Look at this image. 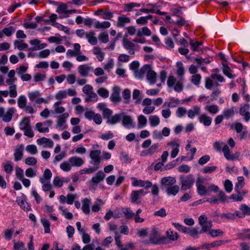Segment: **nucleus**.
Returning <instances> with one entry per match:
<instances>
[{
    "label": "nucleus",
    "mask_w": 250,
    "mask_h": 250,
    "mask_svg": "<svg viewBox=\"0 0 250 250\" xmlns=\"http://www.w3.org/2000/svg\"><path fill=\"white\" fill-rule=\"evenodd\" d=\"M180 185L182 190H187L191 188L194 184L195 179L192 174H188L187 176H181L179 178Z\"/></svg>",
    "instance_id": "1"
},
{
    "label": "nucleus",
    "mask_w": 250,
    "mask_h": 250,
    "mask_svg": "<svg viewBox=\"0 0 250 250\" xmlns=\"http://www.w3.org/2000/svg\"><path fill=\"white\" fill-rule=\"evenodd\" d=\"M122 120V125L127 129L134 128L135 126L133 122V120L131 116L127 115L125 112H123Z\"/></svg>",
    "instance_id": "2"
},
{
    "label": "nucleus",
    "mask_w": 250,
    "mask_h": 250,
    "mask_svg": "<svg viewBox=\"0 0 250 250\" xmlns=\"http://www.w3.org/2000/svg\"><path fill=\"white\" fill-rule=\"evenodd\" d=\"M250 105L249 104H244L239 109L240 114L243 117L244 120L248 122L250 119Z\"/></svg>",
    "instance_id": "3"
},
{
    "label": "nucleus",
    "mask_w": 250,
    "mask_h": 250,
    "mask_svg": "<svg viewBox=\"0 0 250 250\" xmlns=\"http://www.w3.org/2000/svg\"><path fill=\"white\" fill-rule=\"evenodd\" d=\"M110 100L114 103H119L121 101L122 98L120 96V88L119 87L115 86L113 87Z\"/></svg>",
    "instance_id": "4"
},
{
    "label": "nucleus",
    "mask_w": 250,
    "mask_h": 250,
    "mask_svg": "<svg viewBox=\"0 0 250 250\" xmlns=\"http://www.w3.org/2000/svg\"><path fill=\"white\" fill-rule=\"evenodd\" d=\"M240 209L242 211H236V213L239 218H243L245 215H250V208L246 204H242L240 206Z\"/></svg>",
    "instance_id": "5"
},
{
    "label": "nucleus",
    "mask_w": 250,
    "mask_h": 250,
    "mask_svg": "<svg viewBox=\"0 0 250 250\" xmlns=\"http://www.w3.org/2000/svg\"><path fill=\"white\" fill-rule=\"evenodd\" d=\"M92 70L93 68L87 64L81 65L78 68V72L83 77L87 76Z\"/></svg>",
    "instance_id": "6"
},
{
    "label": "nucleus",
    "mask_w": 250,
    "mask_h": 250,
    "mask_svg": "<svg viewBox=\"0 0 250 250\" xmlns=\"http://www.w3.org/2000/svg\"><path fill=\"white\" fill-rule=\"evenodd\" d=\"M23 149L24 147L23 145L17 146L14 153V160L15 161L17 162L22 159L23 155Z\"/></svg>",
    "instance_id": "7"
},
{
    "label": "nucleus",
    "mask_w": 250,
    "mask_h": 250,
    "mask_svg": "<svg viewBox=\"0 0 250 250\" xmlns=\"http://www.w3.org/2000/svg\"><path fill=\"white\" fill-rule=\"evenodd\" d=\"M159 237V234L158 229L155 228H153L149 234L150 243L153 244H158L159 242L158 241Z\"/></svg>",
    "instance_id": "8"
},
{
    "label": "nucleus",
    "mask_w": 250,
    "mask_h": 250,
    "mask_svg": "<svg viewBox=\"0 0 250 250\" xmlns=\"http://www.w3.org/2000/svg\"><path fill=\"white\" fill-rule=\"evenodd\" d=\"M150 65L149 64H145L140 70H136L134 73L135 77L139 79H142L144 74L147 73Z\"/></svg>",
    "instance_id": "9"
},
{
    "label": "nucleus",
    "mask_w": 250,
    "mask_h": 250,
    "mask_svg": "<svg viewBox=\"0 0 250 250\" xmlns=\"http://www.w3.org/2000/svg\"><path fill=\"white\" fill-rule=\"evenodd\" d=\"M68 161L72 167H79L82 166L84 163V161L82 158L77 156H73L69 158Z\"/></svg>",
    "instance_id": "10"
},
{
    "label": "nucleus",
    "mask_w": 250,
    "mask_h": 250,
    "mask_svg": "<svg viewBox=\"0 0 250 250\" xmlns=\"http://www.w3.org/2000/svg\"><path fill=\"white\" fill-rule=\"evenodd\" d=\"M229 242L228 240L215 241L209 244L203 245L201 247L203 249H209L211 248L217 247L226 243Z\"/></svg>",
    "instance_id": "11"
},
{
    "label": "nucleus",
    "mask_w": 250,
    "mask_h": 250,
    "mask_svg": "<svg viewBox=\"0 0 250 250\" xmlns=\"http://www.w3.org/2000/svg\"><path fill=\"white\" fill-rule=\"evenodd\" d=\"M146 78L151 84H154L156 82V73L152 70L151 65L146 73Z\"/></svg>",
    "instance_id": "12"
},
{
    "label": "nucleus",
    "mask_w": 250,
    "mask_h": 250,
    "mask_svg": "<svg viewBox=\"0 0 250 250\" xmlns=\"http://www.w3.org/2000/svg\"><path fill=\"white\" fill-rule=\"evenodd\" d=\"M52 175V174L50 170L49 169H46L44 171L43 176L40 178V182L42 184L50 183Z\"/></svg>",
    "instance_id": "13"
},
{
    "label": "nucleus",
    "mask_w": 250,
    "mask_h": 250,
    "mask_svg": "<svg viewBox=\"0 0 250 250\" xmlns=\"http://www.w3.org/2000/svg\"><path fill=\"white\" fill-rule=\"evenodd\" d=\"M105 177V173L102 170H100L96 173L95 176L92 177L91 182L97 184L103 181Z\"/></svg>",
    "instance_id": "14"
},
{
    "label": "nucleus",
    "mask_w": 250,
    "mask_h": 250,
    "mask_svg": "<svg viewBox=\"0 0 250 250\" xmlns=\"http://www.w3.org/2000/svg\"><path fill=\"white\" fill-rule=\"evenodd\" d=\"M16 111V110L14 107L9 108L5 114H4L2 117V120L4 122H9L12 119L14 113Z\"/></svg>",
    "instance_id": "15"
},
{
    "label": "nucleus",
    "mask_w": 250,
    "mask_h": 250,
    "mask_svg": "<svg viewBox=\"0 0 250 250\" xmlns=\"http://www.w3.org/2000/svg\"><path fill=\"white\" fill-rule=\"evenodd\" d=\"M225 157L229 160L234 161L237 160L234 154H231L230 152L229 146L225 145L222 149Z\"/></svg>",
    "instance_id": "16"
},
{
    "label": "nucleus",
    "mask_w": 250,
    "mask_h": 250,
    "mask_svg": "<svg viewBox=\"0 0 250 250\" xmlns=\"http://www.w3.org/2000/svg\"><path fill=\"white\" fill-rule=\"evenodd\" d=\"M200 123L203 124L205 126H209L212 122V119L210 117L203 114L199 117Z\"/></svg>",
    "instance_id": "17"
},
{
    "label": "nucleus",
    "mask_w": 250,
    "mask_h": 250,
    "mask_svg": "<svg viewBox=\"0 0 250 250\" xmlns=\"http://www.w3.org/2000/svg\"><path fill=\"white\" fill-rule=\"evenodd\" d=\"M91 200L88 198H84L82 201V209L85 214H88L90 212V205Z\"/></svg>",
    "instance_id": "18"
},
{
    "label": "nucleus",
    "mask_w": 250,
    "mask_h": 250,
    "mask_svg": "<svg viewBox=\"0 0 250 250\" xmlns=\"http://www.w3.org/2000/svg\"><path fill=\"white\" fill-rule=\"evenodd\" d=\"M123 112L116 114L111 117L107 124L109 125H115L119 122L123 118Z\"/></svg>",
    "instance_id": "19"
},
{
    "label": "nucleus",
    "mask_w": 250,
    "mask_h": 250,
    "mask_svg": "<svg viewBox=\"0 0 250 250\" xmlns=\"http://www.w3.org/2000/svg\"><path fill=\"white\" fill-rule=\"evenodd\" d=\"M236 112V107L235 106H232L229 109H225L223 112V115L226 119H229L232 117Z\"/></svg>",
    "instance_id": "20"
},
{
    "label": "nucleus",
    "mask_w": 250,
    "mask_h": 250,
    "mask_svg": "<svg viewBox=\"0 0 250 250\" xmlns=\"http://www.w3.org/2000/svg\"><path fill=\"white\" fill-rule=\"evenodd\" d=\"M180 190V188L177 185H174L168 186L167 187L166 189V192L169 196L170 195H176L178 193Z\"/></svg>",
    "instance_id": "21"
},
{
    "label": "nucleus",
    "mask_w": 250,
    "mask_h": 250,
    "mask_svg": "<svg viewBox=\"0 0 250 250\" xmlns=\"http://www.w3.org/2000/svg\"><path fill=\"white\" fill-rule=\"evenodd\" d=\"M176 180L174 178L171 177H166L163 178L161 180V183L163 185L171 186L175 184Z\"/></svg>",
    "instance_id": "22"
},
{
    "label": "nucleus",
    "mask_w": 250,
    "mask_h": 250,
    "mask_svg": "<svg viewBox=\"0 0 250 250\" xmlns=\"http://www.w3.org/2000/svg\"><path fill=\"white\" fill-rule=\"evenodd\" d=\"M17 202L20 207L24 210H29L30 209V206L28 205L27 202L23 198H17Z\"/></svg>",
    "instance_id": "23"
},
{
    "label": "nucleus",
    "mask_w": 250,
    "mask_h": 250,
    "mask_svg": "<svg viewBox=\"0 0 250 250\" xmlns=\"http://www.w3.org/2000/svg\"><path fill=\"white\" fill-rule=\"evenodd\" d=\"M188 229L186 233L188 234L191 237L193 238H198L199 237L198 235L199 234H202L201 231L198 230L199 228L197 227H195L191 229L188 228Z\"/></svg>",
    "instance_id": "24"
},
{
    "label": "nucleus",
    "mask_w": 250,
    "mask_h": 250,
    "mask_svg": "<svg viewBox=\"0 0 250 250\" xmlns=\"http://www.w3.org/2000/svg\"><path fill=\"white\" fill-rule=\"evenodd\" d=\"M95 33L91 31L86 33V38L88 39V42L92 45H94L97 43V39L94 37Z\"/></svg>",
    "instance_id": "25"
},
{
    "label": "nucleus",
    "mask_w": 250,
    "mask_h": 250,
    "mask_svg": "<svg viewBox=\"0 0 250 250\" xmlns=\"http://www.w3.org/2000/svg\"><path fill=\"white\" fill-rule=\"evenodd\" d=\"M200 111V107L195 105L193 107L192 109H190L188 111V117L192 119L194 117L195 115H199Z\"/></svg>",
    "instance_id": "26"
},
{
    "label": "nucleus",
    "mask_w": 250,
    "mask_h": 250,
    "mask_svg": "<svg viewBox=\"0 0 250 250\" xmlns=\"http://www.w3.org/2000/svg\"><path fill=\"white\" fill-rule=\"evenodd\" d=\"M130 21L129 18L120 16L118 18L117 25L119 27H123L125 26V23H129Z\"/></svg>",
    "instance_id": "27"
},
{
    "label": "nucleus",
    "mask_w": 250,
    "mask_h": 250,
    "mask_svg": "<svg viewBox=\"0 0 250 250\" xmlns=\"http://www.w3.org/2000/svg\"><path fill=\"white\" fill-rule=\"evenodd\" d=\"M37 142L39 145H42L43 144H47V146L49 147H52L53 146V142L50 139L45 137L38 139L37 140Z\"/></svg>",
    "instance_id": "28"
},
{
    "label": "nucleus",
    "mask_w": 250,
    "mask_h": 250,
    "mask_svg": "<svg viewBox=\"0 0 250 250\" xmlns=\"http://www.w3.org/2000/svg\"><path fill=\"white\" fill-rule=\"evenodd\" d=\"M196 187L197 192L199 195L204 196L208 194V187H205L204 185Z\"/></svg>",
    "instance_id": "29"
},
{
    "label": "nucleus",
    "mask_w": 250,
    "mask_h": 250,
    "mask_svg": "<svg viewBox=\"0 0 250 250\" xmlns=\"http://www.w3.org/2000/svg\"><path fill=\"white\" fill-rule=\"evenodd\" d=\"M151 34V32L147 27L140 28L137 31L138 37H142L143 35L149 36Z\"/></svg>",
    "instance_id": "30"
},
{
    "label": "nucleus",
    "mask_w": 250,
    "mask_h": 250,
    "mask_svg": "<svg viewBox=\"0 0 250 250\" xmlns=\"http://www.w3.org/2000/svg\"><path fill=\"white\" fill-rule=\"evenodd\" d=\"M140 196L133 190L130 194L131 202L132 203L140 204L141 201L140 200Z\"/></svg>",
    "instance_id": "31"
},
{
    "label": "nucleus",
    "mask_w": 250,
    "mask_h": 250,
    "mask_svg": "<svg viewBox=\"0 0 250 250\" xmlns=\"http://www.w3.org/2000/svg\"><path fill=\"white\" fill-rule=\"evenodd\" d=\"M244 178L243 176H239L237 178V182L236 183L234 190H238L242 189L245 186Z\"/></svg>",
    "instance_id": "32"
},
{
    "label": "nucleus",
    "mask_w": 250,
    "mask_h": 250,
    "mask_svg": "<svg viewBox=\"0 0 250 250\" xmlns=\"http://www.w3.org/2000/svg\"><path fill=\"white\" fill-rule=\"evenodd\" d=\"M138 128H142L144 127L147 124V119L146 118L142 115H141L138 117Z\"/></svg>",
    "instance_id": "33"
},
{
    "label": "nucleus",
    "mask_w": 250,
    "mask_h": 250,
    "mask_svg": "<svg viewBox=\"0 0 250 250\" xmlns=\"http://www.w3.org/2000/svg\"><path fill=\"white\" fill-rule=\"evenodd\" d=\"M149 121L151 126H156L160 124V119L156 115L150 116L149 117Z\"/></svg>",
    "instance_id": "34"
},
{
    "label": "nucleus",
    "mask_w": 250,
    "mask_h": 250,
    "mask_svg": "<svg viewBox=\"0 0 250 250\" xmlns=\"http://www.w3.org/2000/svg\"><path fill=\"white\" fill-rule=\"evenodd\" d=\"M202 227V229L200 230L202 233L209 231L212 226V222L211 220L209 221L208 223H204L200 225Z\"/></svg>",
    "instance_id": "35"
},
{
    "label": "nucleus",
    "mask_w": 250,
    "mask_h": 250,
    "mask_svg": "<svg viewBox=\"0 0 250 250\" xmlns=\"http://www.w3.org/2000/svg\"><path fill=\"white\" fill-rule=\"evenodd\" d=\"M237 235L240 239L244 240L246 238H248L250 240V229H243L242 232L238 233Z\"/></svg>",
    "instance_id": "36"
},
{
    "label": "nucleus",
    "mask_w": 250,
    "mask_h": 250,
    "mask_svg": "<svg viewBox=\"0 0 250 250\" xmlns=\"http://www.w3.org/2000/svg\"><path fill=\"white\" fill-rule=\"evenodd\" d=\"M111 25L110 22L104 21L102 22L97 21L95 23V27L97 29L107 28Z\"/></svg>",
    "instance_id": "37"
},
{
    "label": "nucleus",
    "mask_w": 250,
    "mask_h": 250,
    "mask_svg": "<svg viewBox=\"0 0 250 250\" xmlns=\"http://www.w3.org/2000/svg\"><path fill=\"white\" fill-rule=\"evenodd\" d=\"M123 45L124 47L126 50L134 48L135 47V44L133 43V41H129L126 39H123Z\"/></svg>",
    "instance_id": "38"
},
{
    "label": "nucleus",
    "mask_w": 250,
    "mask_h": 250,
    "mask_svg": "<svg viewBox=\"0 0 250 250\" xmlns=\"http://www.w3.org/2000/svg\"><path fill=\"white\" fill-rule=\"evenodd\" d=\"M122 211L127 219H131L134 216V213L130 208H123Z\"/></svg>",
    "instance_id": "39"
},
{
    "label": "nucleus",
    "mask_w": 250,
    "mask_h": 250,
    "mask_svg": "<svg viewBox=\"0 0 250 250\" xmlns=\"http://www.w3.org/2000/svg\"><path fill=\"white\" fill-rule=\"evenodd\" d=\"M14 46L15 48H17L19 50H22L28 49V45L25 43H22L21 42L15 41L14 42Z\"/></svg>",
    "instance_id": "40"
},
{
    "label": "nucleus",
    "mask_w": 250,
    "mask_h": 250,
    "mask_svg": "<svg viewBox=\"0 0 250 250\" xmlns=\"http://www.w3.org/2000/svg\"><path fill=\"white\" fill-rule=\"evenodd\" d=\"M26 102V98L25 96L24 95L20 96L18 99V106L21 108H23L24 107H25Z\"/></svg>",
    "instance_id": "41"
},
{
    "label": "nucleus",
    "mask_w": 250,
    "mask_h": 250,
    "mask_svg": "<svg viewBox=\"0 0 250 250\" xmlns=\"http://www.w3.org/2000/svg\"><path fill=\"white\" fill-rule=\"evenodd\" d=\"M30 120L28 117H24L20 123V129L22 130L30 126L29 124Z\"/></svg>",
    "instance_id": "42"
},
{
    "label": "nucleus",
    "mask_w": 250,
    "mask_h": 250,
    "mask_svg": "<svg viewBox=\"0 0 250 250\" xmlns=\"http://www.w3.org/2000/svg\"><path fill=\"white\" fill-rule=\"evenodd\" d=\"M167 238L171 241H175L178 238V235L177 232L169 229L167 231Z\"/></svg>",
    "instance_id": "43"
},
{
    "label": "nucleus",
    "mask_w": 250,
    "mask_h": 250,
    "mask_svg": "<svg viewBox=\"0 0 250 250\" xmlns=\"http://www.w3.org/2000/svg\"><path fill=\"white\" fill-rule=\"evenodd\" d=\"M16 30L15 27L12 26H10L8 27L4 28L2 30L3 33L7 37L11 36Z\"/></svg>",
    "instance_id": "44"
},
{
    "label": "nucleus",
    "mask_w": 250,
    "mask_h": 250,
    "mask_svg": "<svg viewBox=\"0 0 250 250\" xmlns=\"http://www.w3.org/2000/svg\"><path fill=\"white\" fill-rule=\"evenodd\" d=\"M41 223H42V225L44 227L45 233H49L50 231V222L46 219L42 218V219H41Z\"/></svg>",
    "instance_id": "45"
},
{
    "label": "nucleus",
    "mask_w": 250,
    "mask_h": 250,
    "mask_svg": "<svg viewBox=\"0 0 250 250\" xmlns=\"http://www.w3.org/2000/svg\"><path fill=\"white\" fill-rule=\"evenodd\" d=\"M223 231L220 229H211L208 231V234L212 237L222 236L223 234Z\"/></svg>",
    "instance_id": "46"
},
{
    "label": "nucleus",
    "mask_w": 250,
    "mask_h": 250,
    "mask_svg": "<svg viewBox=\"0 0 250 250\" xmlns=\"http://www.w3.org/2000/svg\"><path fill=\"white\" fill-rule=\"evenodd\" d=\"M205 109L208 110L209 113L212 114H216L219 111V107L217 105L212 104L211 105H207L206 106Z\"/></svg>",
    "instance_id": "47"
},
{
    "label": "nucleus",
    "mask_w": 250,
    "mask_h": 250,
    "mask_svg": "<svg viewBox=\"0 0 250 250\" xmlns=\"http://www.w3.org/2000/svg\"><path fill=\"white\" fill-rule=\"evenodd\" d=\"M184 80L183 77L180 78L179 81H178L176 83L174 87V90L177 92H181L183 89V85L182 83V81Z\"/></svg>",
    "instance_id": "48"
},
{
    "label": "nucleus",
    "mask_w": 250,
    "mask_h": 250,
    "mask_svg": "<svg viewBox=\"0 0 250 250\" xmlns=\"http://www.w3.org/2000/svg\"><path fill=\"white\" fill-rule=\"evenodd\" d=\"M26 150L31 154L34 155L38 152L36 146L34 145H29L26 146Z\"/></svg>",
    "instance_id": "49"
},
{
    "label": "nucleus",
    "mask_w": 250,
    "mask_h": 250,
    "mask_svg": "<svg viewBox=\"0 0 250 250\" xmlns=\"http://www.w3.org/2000/svg\"><path fill=\"white\" fill-rule=\"evenodd\" d=\"M223 73L229 78H233V76L230 73V68L227 64L223 63Z\"/></svg>",
    "instance_id": "50"
},
{
    "label": "nucleus",
    "mask_w": 250,
    "mask_h": 250,
    "mask_svg": "<svg viewBox=\"0 0 250 250\" xmlns=\"http://www.w3.org/2000/svg\"><path fill=\"white\" fill-rule=\"evenodd\" d=\"M71 165L69 161H65L60 165V168L64 171H69L71 169Z\"/></svg>",
    "instance_id": "51"
},
{
    "label": "nucleus",
    "mask_w": 250,
    "mask_h": 250,
    "mask_svg": "<svg viewBox=\"0 0 250 250\" xmlns=\"http://www.w3.org/2000/svg\"><path fill=\"white\" fill-rule=\"evenodd\" d=\"M177 65L178 67V69L177 71V74L179 76L182 78L183 77V76L184 75L185 73V69L183 65V63L181 62H177Z\"/></svg>",
    "instance_id": "52"
},
{
    "label": "nucleus",
    "mask_w": 250,
    "mask_h": 250,
    "mask_svg": "<svg viewBox=\"0 0 250 250\" xmlns=\"http://www.w3.org/2000/svg\"><path fill=\"white\" fill-rule=\"evenodd\" d=\"M9 94L11 98H15L17 96V86L16 84H13L9 87Z\"/></svg>",
    "instance_id": "53"
},
{
    "label": "nucleus",
    "mask_w": 250,
    "mask_h": 250,
    "mask_svg": "<svg viewBox=\"0 0 250 250\" xmlns=\"http://www.w3.org/2000/svg\"><path fill=\"white\" fill-rule=\"evenodd\" d=\"M112 111L109 108H106L103 112L104 118L106 120L107 123H108V120L110 119L111 117H112Z\"/></svg>",
    "instance_id": "54"
},
{
    "label": "nucleus",
    "mask_w": 250,
    "mask_h": 250,
    "mask_svg": "<svg viewBox=\"0 0 250 250\" xmlns=\"http://www.w3.org/2000/svg\"><path fill=\"white\" fill-rule=\"evenodd\" d=\"M172 225L177 229H178L179 231H182L183 233H186L188 229V228L186 227L179 223H172Z\"/></svg>",
    "instance_id": "55"
},
{
    "label": "nucleus",
    "mask_w": 250,
    "mask_h": 250,
    "mask_svg": "<svg viewBox=\"0 0 250 250\" xmlns=\"http://www.w3.org/2000/svg\"><path fill=\"white\" fill-rule=\"evenodd\" d=\"M46 78L45 74L37 73L33 77L34 81L36 83L43 81Z\"/></svg>",
    "instance_id": "56"
},
{
    "label": "nucleus",
    "mask_w": 250,
    "mask_h": 250,
    "mask_svg": "<svg viewBox=\"0 0 250 250\" xmlns=\"http://www.w3.org/2000/svg\"><path fill=\"white\" fill-rule=\"evenodd\" d=\"M99 95L104 98H106L109 96V92L105 88H100L97 90Z\"/></svg>",
    "instance_id": "57"
},
{
    "label": "nucleus",
    "mask_w": 250,
    "mask_h": 250,
    "mask_svg": "<svg viewBox=\"0 0 250 250\" xmlns=\"http://www.w3.org/2000/svg\"><path fill=\"white\" fill-rule=\"evenodd\" d=\"M14 250H26L24 247V243L21 241L14 243Z\"/></svg>",
    "instance_id": "58"
},
{
    "label": "nucleus",
    "mask_w": 250,
    "mask_h": 250,
    "mask_svg": "<svg viewBox=\"0 0 250 250\" xmlns=\"http://www.w3.org/2000/svg\"><path fill=\"white\" fill-rule=\"evenodd\" d=\"M98 169L97 167H94L88 168H84L80 171L81 174H83L85 173H92Z\"/></svg>",
    "instance_id": "59"
},
{
    "label": "nucleus",
    "mask_w": 250,
    "mask_h": 250,
    "mask_svg": "<svg viewBox=\"0 0 250 250\" xmlns=\"http://www.w3.org/2000/svg\"><path fill=\"white\" fill-rule=\"evenodd\" d=\"M224 187L226 191L230 193L232 190L233 185L232 182L229 180H226L225 182Z\"/></svg>",
    "instance_id": "60"
},
{
    "label": "nucleus",
    "mask_w": 250,
    "mask_h": 250,
    "mask_svg": "<svg viewBox=\"0 0 250 250\" xmlns=\"http://www.w3.org/2000/svg\"><path fill=\"white\" fill-rule=\"evenodd\" d=\"M237 216L236 213H222L221 214L220 217L221 218H225L229 220H233L235 219L236 217Z\"/></svg>",
    "instance_id": "61"
},
{
    "label": "nucleus",
    "mask_w": 250,
    "mask_h": 250,
    "mask_svg": "<svg viewBox=\"0 0 250 250\" xmlns=\"http://www.w3.org/2000/svg\"><path fill=\"white\" fill-rule=\"evenodd\" d=\"M25 163L29 166H35L37 163V160L34 157H30L25 160Z\"/></svg>",
    "instance_id": "62"
},
{
    "label": "nucleus",
    "mask_w": 250,
    "mask_h": 250,
    "mask_svg": "<svg viewBox=\"0 0 250 250\" xmlns=\"http://www.w3.org/2000/svg\"><path fill=\"white\" fill-rule=\"evenodd\" d=\"M201 76L200 74H195L191 77V82L196 85L200 84Z\"/></svg>",
    "instance_id": "63"
},
{
    "label": "nucleus",
    "mask_w": 250,
    "mask_h": 250,
    "mask_svg": "<svg viewBox=\"0 0 250 250\" xmlns=\"http://www.w3.org/2000/svg\"><path fill=\"white\" fill-rule=\"evenodd\" d=\"M67 95V92L65 90L59 91L55 96L56 99L58 100H62L63 98H65Z\"/></svg>",
    "instance_id": "64"
}]
</instances>
